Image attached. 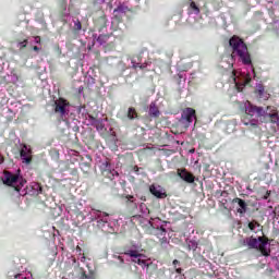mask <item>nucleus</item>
Returning a JSON list of instances; mask_svg holds the SVG:
<instances>
[{"label": "nucleus", "instance_id": "49530a36", "mask_svg": "<svg viewBox=\"0 0 279 279\" xmlns=\"http://www.w3.org/2000/svg\"><path fill=\"white\" fill-rule=\"evenodd\" d=\"M76 250H80V251H81L82 248H81L80 246H77Z\"/></svg>", "mask_w": 279, "mask_h": 279}, {"label": "nucleus", "instance_id": "c03bdc74", "mask_svg": "<svg viewBox=\"0 0 279 279\" xmlns=\"http://www.w3.org/2000/svg\"><path fill=\"white\" fill-rule=\"evenodd\" d=\"M108 47L114 48V43L109 44Z\"/></svg>", "mask_w": 279, "mask_h": 279}, {"label": "nucleus", "instance_id": "f704fd0d", "mask_svg": "<svg viewBox=\"0 0 279 279\" xmlns=\"http://www.w3.org/2000/svg\"><path fill=\"white\" fill-rule=\"evenodd\" d=\"M3 162H5V158L0 154V165H3Z\"/></svg>", "mask_w": 279, "mask_h": 279}, {"label": "nucleus", "instance_id": "c9c22d12", "mask_svg": "<svg viewBox=\"0 0 279 279\" xmlns=\"http://www.w3.org/2000/svg\"><path fill=\"white\" fill-rule=\"evenodd\" d=\"M246 241H247V238L244 239V240H241V241H240L241 245H243V246L247 245V242H246Z\"/></svg>", "mask_w": 279, "mask_h": 279}, {"label": "nucleus", "instance_id": "58836bf2", "mask_svg": "<svg viewBox=\"0 0 279 279\" xmlns=\"http://www.w3.org/2000/svg\"><path fill=\"white\" fill-rule=\"evenodd\" d=\"M33 51H40V48L38 46H34Z\"/></svg>", "mask_w": 279, "mask_h": 279}, {"label": "nucleus", "instance_id": "6e6552de", "mask_svg": "<svg viewBox=\"0 0 279 279\" xmlns=\"http://www.w3.org/2000/svg\"><path fill=\"white\" fill-rule=\"evenodd\" d=\"M177 175L186 184H193L195 182V174L191 173L186 168L177 169Z\"/></svg>", "mask_w": 279, "mask_h": 279}, {"label": "nucleus", "instance_id": "393cba45", "mask_svg": "<svg viewBox=\"0 0 279 279\" xmlns=\"http://www.w3.org/2000/svg\"><path fill=\"white\" fill-rule=\"evenodd\" d=\"M125 10H128V8L119 5L117 9L113 10V14H124Z\"/></svg>", "mask_w": 279, "mask_h": 279}, {"label": "nucleus", "instance_id": "4c0bfd02", "mask_svg": "<svg viewBox=\"0 0 279 279\" xmlns=\"http://www.w3.org/2000/svg\"><path fill=\"white\" fill-rule=\"evenodd\" d=\"M160 230H161V234H167V229H165V227H161Z\"/></svg>", "mask_w": 279, "mask_h": 279}, {"label": "nucleus", "instance_id": "2f4dec72", "mask_svg": "<svg viewBox=\"0 0 279 279\" xmlns=\"http://www.w3.org/2000/svg\"><path fill=\"white\" fill-rule=\"evenodd\" d=\"M125 198L132 204H134V195H126Z\"/></svg>", "mask_w": 279, "mask_h": 279}, {"label": "nucleus", "instance_id": "423d86ee", "mask_svg": "<svg viewBox=\"0 0 279 279\" xmlns=\"http://www.w3.org/2000/svg\"><path fill=\"white\" fill-rule=\"evenodd\" d=\"M193 119L197 121V112L195 111V109L187 107L182 110L181 121H185L187 125H191V123H193Z\"/></svg>", "mask_w": 279, "mask_h": 279}, {"label": "nucleus", "instance_id": "72a5a7b5", "mask_svg": "<svg viewBox=\"0 0 279 279\" xmlns=\"http://www.w3.org/2000/svg\"><path fill=\"white\" fill-rule=\"evenodd\" d=\"M133 69H140L141 64L135 63L134 60H132Z\"/></svg>", "mask_w": 279, "mask_h": 279}, {"label": "nucleus", "instance_id": "79ce46f5", "mask_svg": "<svg viewBox=\"0 0 279 279\" xmlns=\"http://www.w3.org/2000/svg\"><path fill=\"white\" fill-rule=\"evenodd\" d=\"M270 193L266 192V195L264 196V199H267L269 197Z\"/></svg>", "mask_w": 279, "mask_h": 279}, {"label": "nucleus", "instance_id": "f8f14e48", "mask_svg": "<svg viewBox=\"0 0 279 279\" xmlns=\"http://www.w3.org/2000/svg\"><path fill=\"white\" fill-rule=\"evenodd\" d=\"M233 204H238L240 208H238V213L240 215H245L247 213V203L243 198L235 197L232 199Z\"/></svg>", "mask_w": 279, "mask_h": 279}, {"label": "nucleus", "instance_id": "7c9ffc66", "mask_svg": "<svg viewBox=\"0 0 279 279\" xmlns=\"http://www.w3.org/2000/svg\"><path fill=\"white\" fill-rule=\"evenodd\" d=\"M132 263H135L136 265H147V262L141 258L132 259Z\"/></svg>", "mask_w": 279, "mask_h": 279}, {"label": "nucleus", "instance_id": "ddd939ff", "mask_svg": "<svg viewBox=\"0 0 279 279\" xmlns=\"http://www.w3.org/2000/svg\"><path fill=\"white\" fill-rule=\"evenodd\" d=\"M148 114L151 119H158L160 117V109L158 108V105H156V102H150Z\"/></svg>", "mask_w": 279, "mask_h": 279}, {"label": "nucleus", "instance_id": "473e14b6", "mask_svg": "<svg viewBox=\"0 0 279 279\" xmlns=\"http://www.w3.org/2000/svg\"><path fill=\"white\" fill-rule=\"evenodd\" d=\"M35 43L37 45H40V43H43V39L40 38V36H35Z\"/></svg>", "mask_w": 279, "mask_h": 279}, {"label": "nucleus", "instance_id": "0eeeda50", "mask_svg": "<svg viewBox=\"0 0 279 279\" xmlns=\"http://www.w3.org/2000/svg\"><path fill=\"white\" fill-rule=\"evenodd\" d=\"M100 171L101 175H104V178H107L108 180H112L114 175H119V172L112 169V166L108 161L101 163Z\"/></svg>", "mask_w": 279, "mask_h": 279}, {"label": "nucleus", "instance_id": "20e7f679", "mask_svg": "<svg viewBox=\"0 0 279 279\" xmlns=\"http://www.w3.org/2000/svg\"><path fill=\"white\" fill-rule=\"evenodd\" d=\"M258 119L262 123H277L279 125V116L276 107H267L266 110L262 108Z\"/></svg>", "mask_w": 279, "mask_h": 279}, {"label": "nucleus", "instance_id": "f03ea898", "mask_svg": "<svg viewBox=\"0 0 279 279\" xmlns=\"http://www.w3.org/2000/svg\"><path fill=\"white\" fill-rule=\"evenodd\" d=\"M3 175V184H5V186H13L14 191L17 193H21V189L27 184V180L21 177V169H19L16 173L4 170Z\"/></svg>", "mask_w": 279, "mask_h": 279}, {"label": "nucleus", "instance_id": "4be33fe9", "mask_svg": "<svg viewBox=\"0 0 279 279\" xmlns=\"http://www.w3.org/2000/svg\"><path fill=\"white\" fill-rule=\"evenodd\" d=\"M256 228H260V223H258V221L253 220L248 222V229L251 230V232H256Z\"/></svg>", "mask_w": 279, "mask_h": 279}, {"label": "nucleus", "instance_id": "b1692460", "mask_svg": "<svg viewBox=\"0 0 279 279\" xmlns=\"http://www.w3.org/2000/svg\"><path fill=\"white\" fill-rule=\"evenodd\" d=\"M9 279H27L23 274H15L12 275V272H9Z\"/></svg>", "mask_w": 279, "mask_h": 279}, {"label": "nucleus", "instance_id": "e433bc0d", "mask_svg": "<svg viewBox=\"0 0 279 279\" xmlns=\"http://www.w3.org/2000/svg\"><path fill=\"white\" fill-rule=\"evenodd\" d=\"M133 171H134L135 173H138V171H140L138 166H134Z\"/></svg>", "mask_w": 279, "mask_h": 279}, {"label": "nucleus", "instance_id": "a18cd8bd", "mask_svg": "<svg viewBox=\"0 0 279 279\" xmlns=\"http://www.w3.org/2000/svg\"><path fill=\"white\" fill-rule=\"evenodd\" d=\"M173 264H174V265L178 264V259H174V260H173Z\"/></svg>", "mask_w": 279, "mask_h": 279}, {"label": "nucleus", "instance_id": "c85d7f7f", "mask_svg": "<svg viewBox=\"0 0 279 279\" xmlns=\"http://www.w3.org/2000/svg\"><path fill=\"white\" fill-rule=\"evenodd\" d=\"M114 19L117 23H123V15L121 13H114Z\"/></svg>", "mask_w": 279, "mask_h": 279}, {"label": "nucleus", "instance_id": "c756f323", "mask_svg": "<svg viewBox=\"0 0 279 279\" xmlns=\"http://www.w3.org/2000/svg\"><path fill=\"white\" fill-rule=\"evenodd\" d=\"M27 43H28L27 39H24L23 41H20L19 43L20 49L21 50L26 49L27 48Z\"/></svg>", "mask_w": 279, "mask_h": 279}, {"label": "nucleus", "instance_id": "dca6fc26", "mask_svg": "<svg viewBox=\"0 0 279 279\" xmlns=\"http://www.w3.org/2000/svg\"><path fill=\"white\" fill-rule=\"evenodd\" d=\"M245 243H247L248 250H256L258 247V240L254 236L246 238Z\"/></svg>", "mask_w": 279, "mask_h": 279}, {"label": "nucleus", "instance_id": "a211bd4d", "mask_svg": "<svg viewBox=\"0 0 279 279\" xmlns=\"http://www.w3.org/2000/svg\"><path fill=\"white\" fill-rule=\"evenodd\" d=\"M125 256H130L131 258H143V254L138 253L136 250H129L124 252Z\"/></svg>", "mask_w": 279, "mask_h": 279}, {"label": "nucleus", "instance_id": "7ed1b4c3", "mask_svg": "<svg viewBox=\"0 0 279 279\" xmlns=\"http://www.w3.org/2000/svg\"><path fill=\"white\" fill-rule=\"evenodd\" d=\"M262 113H263L262 107H256L252 105V102L247 101L245 104V113L242 118V123H244V125H251V128H253L254 130H258V123L254 119V114H256L258 119L259 114Z\"/></svg>", "mask_w": 279, "mask_h": 279}, {"label": "nucleus", "instance_id": "bb28decb", "mask_svg": "<svg viewBox=\"0 0 279 279\" xmlns=\"http://www.w3.org/2000/svg\"><path fill=\"white\" fill-rule=\"evenodd\" d=\"M190 8L192 9V10H194V12H195V14H199V7H197V4L195 3V2H191L190 3Z\"/></svg>", "mask_w": 279, "mask_h": 279}, {"label": "nucleus", "instance_id": "1a4fd4ad", "mask_svg": "<svg viewBox=\"0 0 279 279\" xmlns=\"http://www.w3.org/2000/svg\"><path fill=\"white\" fill-rule=\"evenodd\" d=\"M254 95L259 98L262 101H267L269 99L270 95L267 90H265L264 84H258L255 87Z\"/></svg>", "mask_w": 279, "mask_h": 279}, {"label": "nucleus", "instance_id": "9d476101", "mask_svg": "<svg viewBox=\"0 0 279 279\" xmlns=\"http://www.w3.org/2000/svg\"><path fill=\"white\" fill-rule=\"evenodd\" d=\"M149 191L157 199H165L167 197V192H163L160 186L150 185Z\"/></svg>", "mask_w": 279, "mask_h": 279}, {"label": "nucleus", "instance_id": "6ab92c4d", "mask_svg": "<svg viewBox=\"0 0 279 279\" xmlns=\"http://www.w3.org/2000/svg\"><path fill=\"white\" fill-rule=\"evenodd\" d=\"M111 36H112V34L99 35L97 38V43H99V45H106V43H108V40H110Z\"/></svg>", "mask_w": 279, "mask_h": 279}, {"label": "nucleus", "instance_id": "2eb2a0df", "mask_svg": "<svg viewBox=\"0 0 279 279\" xmlns=\"http://www.w3.org/2000/svg\"><path fill=\"white\" fill-rule=\"evenodd\" d=\"M268 243L269 242H263V244H257V247L255 250L260 252L262 256H271V250L267 248Z\"/></svg>", "mask_w": 279, "mask_h": 279}, {"label": "nucleus", "instance_id": "aec40b11", "mask_svg": "<svg viewBox=\"0 0 279 279\" xmlns=\"http://www.w3.org/2000/svg\"><path fill=\"white\" fill-rule=\"evenodd\" d=\"M21 158L26 165H29L32 162V157L29 156V153H27L25 149H22L21 153Z\"/></svg>", "mask_w": 279, "mask_h": 279}, {"label": "nucleus", "instance_id": "9b49d317", "mask_svg": "<svg viewBox=\"0 0 279 279\" xmlns=\"http://www.w3.org/2000/svg\"><path fill=\"white\" fill-rule=\"evenodd\" d=\"M96 28L98 32H104L106 27H108V17L106 15H101L95 21Z\"/></svg>", "mask_w": 279, "mask_h": 279}, {"label": "nucleus", "instance_id": "a878e982", "mask_svg": "<svg viewBox=\"0 0 279 279\" xmlns=\"http://www.w3.org/2000/svg\"><path fill=\"white\" fill-rule=\"evenodd\" d=\"M74 32H82V22H80V20H76L74 22Z\"/></svg>", "mask_w": 279, "mask_h": 279}, {"label": "nucleus", "instance_id": "412c9836", "mask_svg": "<svg viewBox=\"0 0 279 279\" xmlns=\"http://www.w3.org/2000/svg\"><path fill=\"white\" fill-rule=\"evenodd\" d=\"M58 8H59V11L61 12V14H64V12H66V8H68L66 0H58Z\"/></svg>", "mask_w": 279, "mask_h": 279}, {"label": "nucleus", "instance_id": "4468645a", "mask_svg": "<svg viewBox=\"0 0 279 279\" xmlns=\"http://www.w3.org/2000/svg\"><path fill=\"white\" fill-rule=\"evenodd\" d=\"M252 82V76L246 75L244 81L242 83L236 82V78H234V83H235V88L239 93L243 92V88H245V86H248V84Z\"/></svg>", "mask_w": 279, "mask_h": 279}, {"label": "nucleus", "instance_id": "f257e3e1", "mask_svg": "<svg viewBox=\"0 0 279 279\" xmlns=\"http://www.w3.org/2000/svg\"><path fill=\"white\" fill-rule=\"evenodd\" d=\"M229 47L231 48V57L239 58L240 62L245 66H252V53H250V49L247 48V44L243 38L238 35H233L229 39Z\"/></svg>", "mask_w": 279, "mask_h": 279}, {"label": "nucleus", "instance_id": "f3484780", "mask_svg": "<svg viewBox=\"0 0 279 279\" xmlns=\"http://www.w3.org/2000/svg\"><path fill=\"white\" fill-rule=\"evenodd\" d=\"M128 119L130 121H134V119H138V112L136 111V108L130 107L126 113Z\"/></svg>", "mask_w": 279, "mask_h": 279}, {"label": "nucleus", "instance_id": "ea45409f", "mask_svg": "<svg viewBox=\"0 0 279 279\" xmlns=\"http://www.w3.org/2000/svg\"><path fill=\"white\" fill-rule=\"evenodd\" d=\"M71 173L72 175H77V169H73Z\"/></svg>", "mask_w": 279, "mask_h": 279}, {"label": "nucleus", "instance_id": "37998d69", "mask_svg": "<svg viewBox=\"0 0 279 279\" xmlns=\"http://www.w3.org/2000/svg\"><path fill=\"white\" fill-rule=\"evenodd\" d=\"M177 274H182V268H178Z\"/></svg>", "mask_w": 279, "mask_h": 279}, {"label": "nucleus", "instance_id": "39448f33", "mask_svg": "<svg viewBox=\"0 0 279 279\" xmlns=\"http://www.w3.org/2000/svg\"><path fill=\"white\" fill-rule=\"evenodd\" d=\"M69 106H71V102L64 98H59L57 101H54V112L60 114L61 119H64L66 114V108H69Z\"/></svg>", "mask_w": 279, "mask_h": 279}, {"label": "nucleus", "instance_id": "a19ab883", "mask_svg": "<svg viewBox=\"0 0 279 279\" xmlns=\"http://www.w3.org/2000/svg\"><path fill=\"white\" fill-rule=\"evenodd\" d=\"M140 69L143 71L144 69H147V65L146 64H142V65H140Z\"/></svg>", "mask_w": 279, "mask_h": 279}, {"label": "nucleus", "instance_id": "cd10ccee", "mask_svg": "<svg viewBox=\"0 0 279 279\" xmlns=\"http://www.w3.org/2000/svg\"><path fill=\"white\" fill-rule=\"evenodd\" d=\"M257 243H259V244L269 243V238H267V236H258L257 238Z\"/></svg>", "mask_w": 279, "mask_h": 279}, {"label": "nucleus", "instance_id": "5701e85b", "mask_svg": "<svg viewBox=\"0 0 279 279\" xmlns=\"http://www.w3.org/2000/svg\"><path fill=\"white\" fill-rule=\"evenodd\" d=\"M81 170L83 173H88L90 171V163L89 162H81L80 163Z\"/></svg>", "mask_w": 279, "mask_h": 279}]
</instances>
